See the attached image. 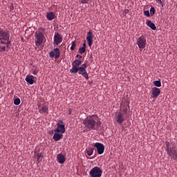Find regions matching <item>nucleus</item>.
I'll list each match as a JSON object with an SVG mask.
<instances>
[{"mask_svg":"<svg viewBox=\"0 0 177 177\" xmlns=\"http://www.w3.org/2000/svg\"><path fill=\"white\" fill-rule=\"evenodd\" d=\"M81 64H82V61H81V59H75L72 62V68L70 69L69 73H71L72 71H73L76 68H80V66H81Z\"/></svg>","mask_w":177,"mask_h":177,"instance_id":"obj_10","label":"nucleus"},{"mask_svg":"<svg viewBox=\"0 0 177 177\" xmlns=\"http://www.w3.org/2000/svg\"><path fill=\"white\" fill-rule=\"evenodd\" d=\"M86 41L88 42V46L91 48L93 44V33H92V30H89L88 32Z\"/></svg>","mask_w":177,"mask_h":177,"instance_id":"obj_14","label":"nucleus"},{"mask_svg":"<svg viewBox=\"0 0 177 177\" xmlns=\"http://www.w3.org/2000/svg\"><path fill=\"white\" fill-rule=\"evenodd\" d=\"M62 41H63V36H62V35H60L59 32H55L54 35V42H53L54 48H56L57 45H59V44H62Z\"/></svg>","mask_w":177,"mask_h":177,"instance_id":"obj_9","label":"nucleus"},{"mask_svg":"<svg viewBox=\"0 0 177 177\" xmlns=\"http://www.w3.org/2000/svg\"><path fill=\"white\" fill-rule=\"evenodd\" d=\"M53 139L55 140V142H59V140L63 139V134L55 133L53 137Z\"/></svg>","mask_w":177,"mask_h":177,"instance_id":"obj_21","label":"nucleus"},{"mask_svg":"<svg viewBox=\"0 0 177 177\" xmlns=\"http://www.w3.org/2000/svg\"><path fill=\"white\" fill-rule=\"evenodd\" d=\"M96 149L98 154H103L104 153V145L100 142H95L93 145Z\"/></svg>","mask_w":177,"mask_h":177,"instance_id":"obj_11","label":"nucleus"},{"mask_svg":"<svg viewBox=\"0 0 177 177\" xmlns=\"http://www.w3.org/2000/svg\"><path fill=\"white\" fill-rule=\"evenodd\" d=\"M10 42L0 41V52H5L6 48H9Z\"/></svg>","mask_w":177,"mask_h":177,"instance_id":"obj_16","label":"nucleus"},{"mask_svg":"<svg viewBox=\"0 0 177 177\" xmlns=\"http://www.w3.org/2000/svg\"><path fill=\"white\" fill-rule=\"evenodd\" d=\"M166 151L170 157L171 160H175L177 161V150H176V146L175 145L169 142H166Z\"/></svg>","mask_w":177,"mask_h":177,"instance_id":"obj_2","label":"nucleus"},{"mask_svg":"<svg viewBox=\"0 0 177 177\" xmlns=\"http://www.w3.org/2000/svg\"><path fill=\"white\" fill-rule=\"evenodd\" d=\"M86 49L84 48H79V53H81V55H82V53H85Z\"/></svg>","mask_w":177,"mask_h":177,"instance_id":"obj_30","label":"nucleus"},{"mask_svg":"<svg viewBox=\"0 0 177 177\" xmlns=\"http://www.w3.org/2000/svg\"><path fill=\"white\" fill-rule=\"evenodd\" d=\"M153 85L155 86H157L158 88H160L161 86V80H156L153 82Z\"/></svg>","mask_w":177,"mask_h":177,"instance_id":"obj_23","label":"nucleus"},{"mask_svg":"<svg viewBox=\"0 0 177 177\" xmlns=\"http://www.w3.org/2000/svg\"><path fill=\"white\" fill-rule=\"evenodd\" d=\"M128 109H129V104H121L122 114L128 116Z\"/></svg>","mask_w":177,"mask_h":177,"instance_id":"obj_15","label":"nucleus"},{"mask_svg":"<svg viewBox=\"0 0 177 177\" xmlns=\"http://www.w3.org/2000/svg\"><path fill=\"white\" fill-rule=\"evenodd\" d=\"M149 12H150L151 16H154L156 13V9L154 8V7H151L149 10Z\"/></svg>","mask_w":177,"mask_h":177,"instance_id":"obj_26","label":"nucleus"},{"mask_svg":"<svg viewBox=\"0 0 177 177\" xmlns=\"http://www.w3.org/2000/svg\"><path fill=\"white\" fill-rule=\"evenodd\" d=\"M103 174V170L97 166L94 167L91 169L89 172V175L91 177H102V174Z\"/></svg>","mask_w":177,"mask_h":177,"instance_id":"obj_6","label":"nucleus"},{"mask_svg":"<svg viewBox=\"0 0 177 177\" xmlns=\"http://www.w3.org/2000/svg\"><path fill=\"white\" fill-rule=\"evenodd\" d=\"M41 111L48 114V106L46 105H44L41 108Z\"/></svg>","mask_w":177,"mask_h":177,"instance_id":"obj_27","label":"nucleus"},{"mask_svg":"<svg viewBox=\"0 0 177 177\" xmlns=\"http://www.w3.org/2000/svg\"><path fill=\"white\" fill-rule=\"evenodd\" d=\"M32 74H34V75H37V74H38L37 71H34L32 72Z\"/></svg>","mask_w":177,"mask_h":177,"instance_id":"obj_37","label":"nucleus"},{"mask_svg":"<svg viewBox=\"0 0 177 177\" xmlns=\"http://www.w3.org/2000/svg\"><path fill=\"white\" fill-rule=\"evenodd\" d=\"M156 1L157 2V3H160V5H162V6H164V4H162V1L161 0H156Z\"/></svg>","mask_w":177,"mask_h":177,"instance_id":"obj_33","label":"nucleus"},{"mask_svg":"<svg viewBox=\"0 0 177 177\" xmlns=\"http://www.w3.org/2000/svg\"><path fill=\"white\" fill-rule=\"evenodd\" d=\"M80 67H82V68H84L85 70H86V68H88V66L86 65V63H84Z\"/></svg>","mask_w":177,"mask_h":177,"instance_id":"obj_32","label":"nucleus"},{"mask_svg":"<svg viewBox=\"0 0 177 177\" xmlns=\"http://www.w3.org/2000/svg\"><path fill=\"white\" fill-rule=\"evenodd\" d=\"M70 73L71 74H77V73H78V74L85 77L86 80H89V75L88 74V72H86V69H85V68L79 66V68H76Z\"/></svg>","mask_w":177,"mask_h":177,"instance_id":"obj_4","label":"nucleus"},{"mask_svg":"<svg viewBox=\"0 0 177 177\" xmlns=\"http://www.w3.org/2000/svg\"><path fill=\"white\" fill-rule=\"evenodd\" d=\"M35 78V77H34V75H27L25 78V81H26V82H28V84L32 85L35 82V81H34Z\"/></svg>","mask_w":177,"mask_h":177,"instance_id":"obj_17","label":"nucleus"},{"mask_svg":"<svg viewBox=\"0 0 177 177\" xmlns=\"http://www.w3.org/2000/svg\"><path fill=\"white\" fill-rule=\"evenodd\" d=\"M55 132L57 133H64L66 132V127L64 126V122L59 120L57 123V128L55 129Z\"/></svg>","mask_w":177,"mask_h":177,"instance_id":"obj_7","label":"nucleus"},{"mask_svg":"<svg viewBox=\"0 0 177 177\" xmlns=\"http://www.w3.org/2000/svg\"><path fill=\"white\" fill-rule=\"evenodd\" d=\"M136 44L140 49H145L146 48V37L140 36L138 38Z\"/></svg>","mask_w":177,"mask_h":177,"instance_id":"obj_8","label":"nucleus"},{"mask_svg":"<svg viewBox=\"0 0 177 177\" xmlns=\"http://www.w3.org/2000/svg\"><path fill=\"white\" fill-rule=\"evenodd\" d=\"M37 161H39V162L41 161V160H40V158H44V153H42V152H41L40 153H37Z\"/></svg>","mask_w":177,"mask_h":177,"instance_id":"obj_24","label":"nucleus"},{"mask_svg":"<svg viewBox=\"0 0 177 177\" xmlns=\"http://www.w3.org/2000/svg\"><path fill=\"white\" fill-rule=\"evenodd\" d=\"M76 57H78L79 59H82V56H81L80 55H77Z\"/></svg>","mask_w":177,"mask_h":177,"instance_id":"obj_38","label":"nucleus"},{"mask_svg":"<svg viewBox=\"0 0 177 177\" xmlns=\"http://www.w3.org/2000/svg\"><path fill=\"white\" fill-rule=\"evenodd\" d=\"M50 135H52L53 133V130H51L49 131Z\"/></svg>","mask_w":177,"mask_h":177,"instance_id":"obj_39","label":"nucleus"},{"mask_svg":"<svg viewBox=\"0 0 177 177\" xmlns=\"http://www.w3.org/2000/svg\"><path fill=\"white\" fill-rule=\"evenodd\" d=\"M125 118H127V116L124 115L121 112H118L115 115V120L118 124H122L123 121H125Z\"/></svg>","mask_w":177,"mask_h":177,"instance_id":"obj_13","label":"nucleus"},{"mask_svg":"<svg viewBox=\"0 0 177 177\" xmlns=\"http://www.w3.org/2000/svg\"><path fill=\"white\" fill-rule=\"evenodd\" d=\"M45 38V35L41 31H37L35 32V44L36 46H41L44 39Z\"/></svg>","mask_w":177,"mask_h":177,"instance_id":"obj_3","label":"nucleus"},{"mask_svg":"<svg viewBox=\"0 0 177 177\" xmlns=\"http://www.w3.org/2000/svg\"><path fill=\"white\" fill-rule=\"evenodd\" d=\"M82 48H83L84 49H86V41H84V43L83 44V46Z\"/></svg>","mask_w":177,"mask_h":177,"instance_id":"obj_34","label":"nucleus"},{"mask_svg":"<svg viewBox=\"0 0 177 177\" xmlns=\"http://www.w3.org/2000/svg\"><path fill=\"white\" fill-rule=\"evenodd\" d=\"M144 15L145 16H146L147 17H150V11L149 10H145L144 12Z\"/></svg>","mask_w":177,"mask_h":177,"instance_id":"obj_31","label":"nucleus"},{"mask_svg":"<svg viewBox=\"0 0 177 177\" xmlns=\"http://www.w3.org/2000/svg\"><path fill=\"white\" fill-rule=\"evenodd\" d=\"M72 111H73V109H71V108H69L68 110L69 115H71Z\"/></svg>","mask_w":177,"mask_h":177,"instance_id":"obj_35","label":"nucleus"},{"mask_svg":"<svg viewBox=\"0 0 177 177\" xmlns=\"http://www.w3.org/2000/svg\"><path fill=\"white\" fill-rule=\"evenodd\" d=\"M49 56L51 59H53V57H55V59H59V57H60V50L55 48L54 51H50L49 53Z\"/></svg>","mask_w":177,"mask_h":177,"instance_id":"obj_12","label":"nucleus"},{"mask_svg":"<svg viewBox=\"0 0 177 177\" xmlns=\"http://www.w3.org/2000/svg\"><path fill=\"white\" fill-rule=\"evenodd\" d=\"M46 17L47 20L52 21V20H55V19H56V15H55V12H50L46 13Z\"/></svg>","mask_w":177,"mask_h":177,"instance_id":"obj_20","label":"nucleus"},{"mask_svg":"<svg viewBox=\"0 0 177 177\" xmlns=\"http://www.w3.org/2000/svg\"><path fill=\"white\" fill-rule=\"evenodd\" d=\"M147 26H148V27L151 28V30H157V27H156V25L154 24V23L151 22V21L150 20L147 21Z\"/></svg>","mask_w":177,"mask_h":177,"instance_id":"obj_22","label":"nucleus"},{"mask_svg":"<svg viewBox=\"0 0 177 177\" xmlns=\"http://www.w3.org/2000/svg\"><path fill=\"white\" fill-rule=\"evenodd\" d=\"M0 41L10 42V34L9 31L0 28Z\"/></svg>","mask_w":177,"mask_h":177,"instance_id":"obj_5","label":"nucleus"},{"mask_svg":"<svg viewBox=\"0 0 177 177\" xmlns=\"http://www.w3.org/2000/svg\"><path fill=\"white\" fill-rule=\"evenodd\" d=\"M21 100L20 98H17L14 100V104H15L16 106H19V104H20L21 103Z\"/></svg>","mask_w":177,"mask_h":177,"instance_id":"obj_28","label":"nucleus"},{"mask_svg":"<svg viewBox=\"0 0 177 177\" xmlns=\"http://www.w3.org/2000/svg\"><path fill=\"white\" fill-rule=\"evenodd\" d=\"M40 30H41V31H43V32L45 31V28H41Z\"/></svg>","mask_w":177,"mask_h":177,"instance_id":"obj_40","label":"nucleus"},{"mask_svg":"<svg viewBox=\"0 0 177 177\" xmlns=\"http://www.w3.org/2000/svg\"><path fill=\"white\" fill-rule=\"evenodd\" d=\"M57 160L59 164H64L66 162V157L62 153H59L57 155Z\"/></svg>","mask_w":177,"mask_h":177,"instance_id":"obj_18","label":"nucleus"},{"mask_svg":"<svg viewBox=\"0 0 177 177\" xmlns=\"http://www.w3.org/2000/svg\"><path fill=\"white\" fill-rule=\"evenodd\" d=\"M84 129L83 132H91V131H97L99 127L102 125V122L99 121V117L97 115H88L83 121Z\"/></svg>","mask_w":177,"mask_h":177,"instance_id":"obj_1","label":"nucleus"},{"mask_svg":"<svg viewBox=\"0 0 177 177\" xmlns=\"http://www.w3.org/2000/svg\"><path fill=\"white\" fill-rule=\"evenodd\" d=\"M81 2L82 3H88V1H86V0H82Z\"/></svg>","mask_w":177,"mask_h":177,"instance_id":"obj_36","label":"nucleus"},{"mask_svg":"<svg viewBox=\"0 0 177 177\" xmlns=\"http://www.w3.org/2000/svg\"><path fill=\"white\" fill-rule=\"evenodd\" d=\"M93 148H90L86 150V153L88 154V156H92V154H93Z\"/></svg>","mask_w":177,"mask_h":177,"instance_id":"obj_25","label":"nucleus"},{"mask_svg":"<svg viewBox=\"0 0 177 177\" xmlns=\"http://www.w3.org/2000/svg\"><path fill=\"white\" fill-rule=\"evenodd\" d=\"M75 48H77V44L75 43V41H72V46H71V50H74Z\"/></svg>","mask_w":177,"mask_h":177,"instance_id":"obj_29","label":"nucleus"},{"mask_svg":"<svg viewBox=\"0 0 177 177\" xmlns=\"http://www.w3.org/2000/svg\"><path fill=\"white\" fill-rule=\"evenodd\" d=\"M152 95L154 97H157L160 96V93H161V90L157 87L152 88L151 90Z\"/></svg>","mask_w":177,"mask_h":177,"instance_id":"obj_19","label":"nucleus"}]
</instances>
